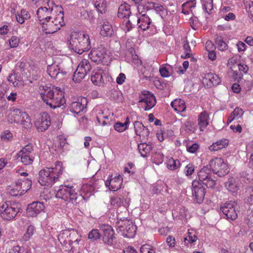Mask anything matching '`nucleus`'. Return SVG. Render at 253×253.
I'll return each instance as SVG.
<instances>
[{"label":"nucleus","instance_id":"nucleus-1","mask_svg":"<svg viewBox=\"0 0 253 253\" xmlns=\"http://www.w3.org/2000/svg\"><path fill=\"white\" fill-rule=\"evenodd\" d=\"M42 30L46 34H53L65 25L64 13L60 6L40 7L37 11Z\"/></svg>","mask_w":253,"mask_h":253},{"label":"nucleus","instance_id":"nucleus-2","mask_svg":"<svg viewBox=\"0 0 253 253\" xmlns=\"http://www.w3.org/2000/svg\"><path fill=\"white\" fill-rule=\"evenodd\" d=\"M39 92L42 100L51 108L59 107L65 103L63 92L58 87L40 86Z\"/></svg>","mask_w":253,"mask_h":253},{"label":"nucleus","instance_id":"nucleus-3","mask_svg":"<svg viewBox=\"0 0 253 253\" xmlns=\"http://www.w3.org/2000/svg\"><path fill=\"white\" fill-rule=\"evenodd\" d=\"M64 170L62 163L57 161L54 167L46 168L39 171L38 181L41 185L52 186L59 180Z\"/></svg>","mask_w":253,"mask_h":253},{"label":"nucleus","instance_id":"nucleus-4","mask_svg":"<svg viewBox=\"0 0 253 253\" xmlns=\"http://www.w3.org/2000/svg\"><path fill=\"white\" fill-rule=\"evenodd\" d=\"M68 42L69 48L80 54L88 51L91 48L89 36L84 32H72Z\"/></svg>","mask_w":253,"mask_h":253},{"label":"nucleus","instance_id":"nucleus-5","mask_svg":"<svg viewBox=\"0 0 253 253\" xmlns=\"http://www.w3.org/2000/svg\"><path fill=\"white\" fill-rule=\"evenodd\" d=\"M79 189L73 186L61 185L57 191L56 197L66 202V204L76 205L82 202L84 196L79 194Z\"/></svg>","mask_w":253,"mask_h":253},{"label":"nucleus","instance_id":"nucleus-6","mask_svg":"<svg viewBox=\"0 0 253 253\" xmlns=\"http://www.w3.org/2000/svg\"><path fill=\"white\" fill-rule=\"evenodd\" d=\"M58 240L61 245L65 246L68 250H66L69 253L74 252V248L72 246L73 243L79 245L81 241V237L77 231L68 229L62 231L58 236Z\"/></svg>","mask_w":253,"mask_h":253},{"label":"nucleus","instance_id":"nucleus-7","mask_svg":"<svg viewBox=\"0 0 253 253\" xmlns=\"http://www.w3.org/2000/svg\"><path fill=\"white\" fill-rule=\"evenodd\" d=\"M11 123L14 122L25 128L30 127L32 125L31 119L25 112L19 109H14L10 114Z\"/></svg>","mask_w":253,"mask_h":253},{"label":"nucleus","instance_id":"nucleus-8","mask_svg":"<svg viewBox=\"0 0 253 253\" xmlns=\"http://www.w3.org/2000/svg\"><path fill=\"white\" fill-rule=\"evenodd\" d=\"M136 231V226L128 219L120 220L118 222L117 232L125 237L133 238Z\"/></svg>","mask_w":253,"mask_h":253},{"label":"nucleus","instance_id":"nucleus-9","mask_svg":"<svg viewBox=\"0 0 253 253\" xmlns=\"http://www.w3.org/2000/svg\"><path fill=\"white\" fill-rule=\"evenodd\" d=\"M32 181L27 178L24 180L17 181L15 184L10 186L8 192L12 196H21L27 192L31 187Z\"/></svg>","mask_w":253,"mask_h":253},{"label":"nucleus","instance_id":"nucleus-10","mask_svg":"<svg viewBox=\"0 0 253 253\" xmlns=\"http://www.w3.org/2000/svg\"><path fill=\"white\" fill-rule=\"evenodd\" d=\"M19 212V209L10 202H5L0 206V216L4 220L14 219Z\"/></svg>","mask_w":253,"mask_h":253},{"label":"nucleus","instance_id":"nucleus-11","mask_svg":"<svg viewBox=\"0 0 253 253\" xmlns=\"http://www.w3.org/2000/svg\"><path fill=\"white\" fill-rule=\"evenodd\" d=\"M209 165L212 172L219 176H223L229 171L228 165L221 158H215L211 160Z\"/></svg>","mask_w":253,"mask_h":253},{"label":"nucleus","instance_id":"nucleus-12","mask_svg":"<svg viewBox=\"0 0 253 253\" xmlns=\"http://www.w3.org/2000/svg\"><path fill=\"white\" fill-rule=\"evenodd\" d=\"M17 155L19 158H20V161L23 164L31 165L35 157L33 144L30 143L25 146Z\"/></svg>","mask_w":253,"mask_h":253},{"label":"nucleus","instance_id":"nucleus-13","mask_svg":"<svg viewBox=\"0 0 253 253\" xmlns=\"http://www.w3.org/2000/svg\"><path fill=\"white\" fill-rule=\"evenodd\" d=\"M91 66L88 60L84 59L79 63L73 78L75 82H80L91 70Z\"/></svg>","mask_w":253,"mask_h":253},{"label":"nucleus","instance_id":"nucleus-14","mask_svg":"<svg viewBox=\"0 0 253 253\" xmlns=\"http://www.w3.org/2000/svg\"><path fill=\"white\" fill-rule=\"evenodd\" d=\"M238 205L235 201H230L222 205L220 210L228 220H233L237 218V210Z\"/></svg>","mask_w":253,"mask_h":253},{"label":"nucleus","instance_id":"nucleus-15","mask_svg":"<svg viewBox=\"0 0 253 253\" xmlns=\"http://www.w3.org/2000/svg\"><path fill=\"white\" fill-rule=\"evenodd\" d=\"M101 232V237L104 243L111 246L115 241V232L112 227L108 224H102L99 226Z\"/></svg>","mask_w":253,"mask_h":253},{"label":"nucleus","instance_id":"nucleus-16","mask_svg":"<svg viewBox=\"0 0 253 253\" xmlns=\"http://www.w3.org/2000/svg\"><path fill=\"white\" fill-rule=\"evenodd\" d=\"M211 170L208 167H203L198 172L199 180L208 188H212L215 185V181L211 177Z\"/></svg>","mask_w":253,"mask_h":253},{"label":"nucleus","instance_id":"nucleus-17","mask_svg":"<svg viewBox=\"0 0 253 253\" xmlns=\"http://www.w3.org/2000/svg\"><path fill=\"white\" fill-rule=\"evenodd\" d=\"M47 72L51 78H56L60 74L66 75L68 71L64 67L63 63H53L51 65H47Z\"/></svg>","mask_w":253,"mask_h":253},{"label":"nucleus","instance_id":"nucleus-18","mask_svg":"<svg viewBox=\"0 0 253 253\" xmlns=\"http://www.w3.org/2000/svg\"><path fill=\"white\" fill-rule=\"evenodd\" d=\"M138 102L144 103V110L148 111L156 105V100L153 94L149 91H145L140 95Z\"/></svg>","mask_w":253,"mask_h":253},{"label":"nucleus","instance_id":"nucleus-19","mask_svg":"<svg viewBox=\"0 0 253 253\" xmlns=\"http://www.w3.org/2000/svg\"><path fill=\"white\" fill-rule=\"evenodd\" d=\"M122 183L123 178L121 175H116L113 176V175L112 174L109 175L105 182V184L110 190L116 191L121 189Z\"/></svg>","mask_w":253,"mask_h":253},{"label":"nucleus","instance_id":"nucleus-20","mask_svg":"<svg viewBox=\"0 0 253 253\" xmlns=\"http://www.w3.org/2000/svg\"><path fill=\"white\" fill-rule=\"evenodd\" d=\"M90 59L94 62L99 63L106 56V49L102 45L97 48H93L88 54Z\"/></svg>","mask_w":253,"mask_h":253},{"label":"nucleus","instance_id":"nucleus-21","mask_svg":"<svg viewBox=\"0 0 253 253\" xmlns=\"http://www.w3.org/2000/svg\"><path fill=\"white\" fill-rule=\"evenodd\" d=\"M50 125V119L47 113H43L39 116L35 123V126L38 131L46 130Z\"/></svg>","mask_w":253,"mask_h":253},{"label":"nucleus","instance_id":"nucleus-22","mask_svg":"<svg viewBox=\"0 0 253 253\" xmlns=\"http://www.w3.org/2000/svg\"><path fill=\"white\" fill-rule=\"evenodd\" d=\"M87 100L85 98L78 99L77 101L73 102L70 106V111L75 117L83 112L85 109Z\"/></svg>","mask_w":253,"mask_h":253},{"label":"nucleus","instance_id":"nucleus-23","mask_svg":"<svg viewBox=\"0 0 253 253\" xmlns=\"http://www.w3.org/2000/svg\"><path fill=\"white\" fill-rule=\"evenodd\" d=\"M45 208V206L43 202H33L28 205L26 213L29 216L35 217L41 212L43 211Z\"/></svg>","mask_w":253,"mask_h":253},{"label":"nucleus","instance_id":"nucleus-24","mask_svg":"<svg viewBox=\"0 0 253 253\" xmlns=\"http://www.w3.org/2000/svg\"><path fill=\"white\" fill-rule=\"evenodd\" d=\"M192 187L193 196H195L198 203H201L205 195V188L198 181H193Z\"/></svg>","mask_w":253,"mask_h":253},{"label":"nucleus","instance_id":"nucleus-25","mask_svg":"<svg viewBox=\"0 0 253 253\" xmlns=\"http://www.w3.org/2000/svg\"><path fill=\"white\" fill-rule=\"evenodd\" d=\"M220 82V78L217 75L211 72L205 74L203 78V84L209 86L217 85Z\"/></svg>","mask_w":253,"mask_h":253},{"label":"nucleus","instance_id":"nucleus-26","mask_svg":"<svg viewBox=\"0 0 253 253\" xmlns=\"http://www.w3.org/2000/svg\"><path fill=\"white\" fill-rule=\"evenodd\" d=\"M133 126L135 133L137 135L144 138L149 137L150 135L149 129L141 122L135 121L133 123Z\"/></svg>","mask_w":253,"mask_h":253},{"label":"nucleus","instance_id":"nucleus-27","mask_svg":"<svg viewBox=\"0 0 253 253\" xmlns=\"http://www.w3.org/2000/svg\"><path fill=\"white\" fill-rule=\"evenodd\" d=\"M104 74L103 70L99 67H97L93 71L91 76V81L92 83L98 86H102L104 84L103 75Z\"/></svg>","mask_w":253,"mask_h":253},{"label":"nucleus","instance_id":"nucleus-28","mask_svg":"<svg viewBox=\"0 0 253 253\" xmlns=\"http://www.w3.org/2000/svg\"><path fill=\"white\" fill-rule=\"evenodd\" d=\"M138 27L143 31L148 29L153 25L150 17L147 14H143L137 17V20Z\"/></svg>","mask_w":253,"mask_h":253},{"label":"nucleus","instance_id":"nucleus-29","mask_svg":"<svg viewBox=\"0 0 253 253\" xmlns=\"http://www.w3.org/2000/svg\"><path fill=\"white\" fill-rule=\"evenodd\" d=\"M209 116L206 111H203L198 116V125L201 131H203L209 124Z\"/></svg>","mask_w":253,"mask_h":253},{"label":"nucleus","instance_id":"nucleus-30","mask_svg":"<svg viewBox=\"0 0 253 253\" xmlns=\"http://www.w3.org/2000/svg\"><path fill=\"white\" fill-rule=\"evenodd\" d=\"M228 143L229 141L228 139L223 138L216 142L213 143L209 148L211 151H216L225 148L228 145Z\"/></svg>","mask_w":253,"mask_h":253},{"label":"nucleus","instance_id":"nucleus-31","mask_svg":"<svg viewBox=\"0 0 253 253\" xmlns=\"http://www.w3.org/2000/svg\"><path fill=\"white\" fill-rule=\"evenodd\" d=\"M31 17L29 12L26 9H22L20 11H17L15 13V18L17 22L20 24H23L25 20Z\"/></svg>","mask_w":253,"mask_h":253},{"label":"nucleus","instance_id":"nucleus-32","mask_svg":"<svg viewBox=\"0 0 253 253\" xmlns=\"http://www.w3.org/2000/svg\"><path fill=\"white\" fill-rule=\"evenodd\" d=\"M196 0H190L184 2L182 5V13L185 14H189L190 13L193 14V10L196 6Z\"/></svg>","mask_w":253,"mask_h":253},{"label":"nucleus","instance_id":"nucleus-33","mask_svg":"<svg viewBox=\"0 0 253 253\" xmlns=\"http://www.w3.org/2000/svg\"><path fill=\"white\" fill-rule=\"evenodd\" d=\"M171 106L177 112H184L186 109L184 101L181 99H176L171 102Z\"/></svg>","mask_w":253,"mask_h":253},{"label":"nucleus","instance_id":"nucleus-34","mask_svg":"<svg viewBox=\"0 0 253 253\" xmlns=\"http://www.w3.org/2000/svg\"><path fill=\"white\" fill-rule=\"evenodd\" d=\"M113 30L111 24L108 21H104L101 27L100 34L104 37L111 36Z\"/></svg>","mask_w":253,"mask_h":253},{"label":"nucleus","instance_id":"nucleus-35","mask_svg":"<svg viewBox=\"0 0 253 253\" xmlns=\"http://www.w3.org/2000/svg\"><path fill=\"white\" fill-rule=\"evenodd\" d=\"M225 186L228 191L232 193L236 192L239 189L238 183L234 177L228 178L225 183Z\"/></svg>","mask_w":253,"mask_h":253},{"label":"nucleus","instance_id":"nucleus-36","mask_svg":"<svg viewBox=\"0 0 253 253\" xmlns=\"http://www.w3.org/2000/svg\"><path fill=\"white\" fill-rule=\"evenodd\" d=\"M154 2L152 1H148L146 3H145V2H142L137 6L139 14L140 16L143 14H146V12L147 11L153 9V7H154Z\"/></svg>","mask_w":253,"mask_h":253},{"label":"nucleus","instance_id":"nucleus-37","mask_svg":"<svg viewBox=\"0 0 253 253\" xmlns=\"http://www.w3.org/2000/svg\"><path fill=\"white\" fill-rule=\"evenodd\" d=\"M152 149V146L150 144L142 143L138 145V149L141 156L143 157H146Z\"/></svg>","mask_w":253,"mask_h":253},{"label":"nucleus","instance_id":"nucleus-38","mask_svg":"<svg viewBox=\"0 0 253 253\" xmlns=\"http://www.w3.org/2000/svg\"><path fill=\"white\" fill-rule=\"evenodd\" d=\"M197 239L196 233L194 230H188L184 239V244L188 247L191 244L196 242Z\"/></svg>","mask_w":253,"mask_h":253},{"label":"nucleus","instance_id":"nucleus-39","mask_svg":"<svg viewBox=\"0 0 253 253\" xmlns=\"http://www.w3.org/2000/svg\"><path fill=\"white\" fill-rule=\"evenodd\" d=\"M167 167L171 170H176L180 167V163L178 160H174L172 157L167 158Z\"/></svg>","mask_w":253,"mask_h":253},{"label":"nucleus","instance_id":"nucleus-40","mask_svg":"<svg viewBox=\"0 0 253 253\" xmlns=\"http://www.w3.org/2000/svg\"><path fill=\"white\" fill-rule=\"evenodd\" d=\"M93 187L90 184H84L81 191H79V194H82L84 196V200L89 197L93 193Z\"/></svg>","mask_w":253,"mask_h":253},{"label":"nucleus","instance_id":"nucleus-41","mask_svg":"<svg viewBox=\"0 0 253 253\" xmlns=\"http://www.w3.org/2000/svg\"><path fill=\"white\" fill-rule=\"evenodd\" d=\"M130 124L129 118L127 117L126 119L125 123H121L117 122L115 123L114 125V128L119 132H122L126 130L128 128V126Z\"/></svg>","mask_w":253,"mask_h":253},{"label":"nucleus","instance_id":"nucleus-42","mask_svg":"<svg viewBox=\"0 0 253 253\" xmlns=\"http://www.w3.org/2000/svg\"><path fill=\"white\" fill-rule=\"evenodd\" d=\"M130 13L129 5H121L118 9V16L120 18H128Z\"/></svg>","mask_w":253,"mask_h":253},{"label":"nucleus","instance_id":"nucleus-43","mask_svg":"<svg viewBox=\"0 0 253 253\" xmlns=\"http://www.w3.org/2000/svg\"><path fill=\"white\" fill-rule=\"evenodd\" d=\"M244 114L243 110L239 107H236L228 117L227 123H230L234 120L241 118Z\"/></svg>","mask_w":253,"mask_h":253},{"label":"nucleus","instance_id":"nucleus-44","mask_svg":"<svg viewBox=\"0 0 253 253\" xmlns=\"http://www.w3.org/2000/svg\"><path fill=\"white\" fill-rule=\"evenodd\" d=\"M8 81L13 84L15 87H18L23 84V82L16 74H11L9 75Z\"/></svg>","mask_w":253,"mask_h":253},{"label":"nucleus","instance_id":"nucleus-45","mask_svg":"<svg viewBox=\"0 0 253 253\" xmlns=\"http://www.w3.org/2000/svg\"><path fill=\"white\" fill-rule=\"evenodd\" d=\"M182 129L188 133H194L197 129L196 125L191 121H186L182 126Z\"/></svg>","mask_w":253,"mask_h":253},{"label":"nucleus","instance_id":"nucleus-46","mask_svg":"<svg viewBox=\"0 0 253 253\" xmlns=\"http://www.w3.org/2000/svg\"><path fill=\"white\" fill-rule=\"evenodd\" d=\"M215 43L218 49L220 51H225L228 49V46L225 42L224 41L221 36H217L215 40Z\"/></svg>","mask_w":253,"mask_h":253},{"label":"nucleus","instance_id":"nucleus-47","mask_svg":"<svg viewBox=\"0 0 253 253\" xmlns=\"http://www.w3.org/2000/svg\"><path fill=\"white\" fill-rule=\"evenodd\" d=\"M35 227L32 225L28 226L25 233L22 237V240L24 241H28L32 237L35 232Z\"/></svg>","mask_w":253,"mask_h":253},{"label":"nucleus","instance_id":"nucleus-48","mask_svg":"<svg viewBox=\"0 0 253 253\" xmlns=\"http://www.w3.org/2000/svg\"><path fill=\"white\" fill-rule=\"evenodd\" d=\"M101 238V233L98 229H92L88 233V239L92 242H94Z\"/></svg>","mask_w":253,"mask_h":253},{"label":"nucleus","instance_id":"nucleus-49","mask_svg":"<svg viewBox=\"0 0 253 253\" xmlns=\"http://www.w3.org/2000/svg\"><path fill=\"white\" fill-rule=\"evenodd\" d=\"M93 2L95 7L99 12L101 13L105 12L106 6L105 0H94Z\"/></svg>","mask_w":253,"mask_h":253},{"label":"nucleus","instance_id":"nucleus-50","mask_svg":"<svg viewBox=\"0 0 253 253\" xmlns=\"http://www.w3.org/2000/svg\"><path fill=\"white\" fill-rule=\"evenodd\" d=\"M164 155L161 152H157L152 157V162L157 165L161 164L164 161Z\"/></svg>","mask_w":253,"mask_h":253},{"label":"nucleus","instance_id":"nucleus-51","mask_svg":"<svg viewBox=\"0 0 253 253\" xmlns=\"http://www.w3.org/2000/svg\"><path fill=\"white\" fill-rule=\"evenodd\" d=\"M202 3L203 7L205 11L210 14L211 11L213 9V1L212 0H201Z\"/></svg>","mask_w":253,"mask_h":253},{"label":"nucleus","instance_id":"nucleus-52","mask_svg":"<svg viewBox=\"0 0 253 253\" xmlns=\"http://www.w3.org/2000/svg\"><path fill=\"white\" fill-rule=\"evenodd\" d=\"M111 204L115 207H120L124 205V200L121 196H116L110 199Z\"/></svg>","mask_w":253,"mask_h":253},{"label":"nucleus","instance_id":"nucleus-53","mask_svg":"<svg viewBox=\"0 0 253 253\" xmlns=\"http://www.w3.org/2000/svg\"><path fill=\"white\" fill-rule=\"evenodd\" d=\"M186 147L187 151L191 153H195L199 148L198 143H192V142H186Z\"/></svg>","mask_w":253,"mask_h":253},{"label":"nucleus","instance_id":"nucleus-54","mask_svg":"<svg viewBox=\"0 0 253 253\" xmlns=\"http://www.w3.org/2000/svg\"><path fill=\"white\" fill-rule=\"evenodd\" d=\"M171 67L169 65L166 66H163L159 69L160 73L163 77L167 78L169 77L171 73L170 72Z\"/></svg>","mask_w":253,"mask_h":253},{"label":"nucleus","instance_id":"nucleus-55","mask_svg":"<svg viewBox=\"0 0 253 253\" xmlns=\"http://www.w3.org/2000/svg\"><path fill=\"white\" fill-rule=\"evenodd\" d=\"M133 28V24L129 20L125 19L122 24V29L126 32H129Z\"/></svg>","mask_w":253,"mask_h":253},{"label":"nucleus","instance_id":"nucleus-56","mask_svg":"<svg viewBox=\"0 0 253 253\" xmlns=\"http://www.w3.org/2000/svg\"><path fill=\"white\" fill-rule=\"evenodd\" d=\"M154 6L153 8L155 9L156 12L159 14L161 17L165 15L167 13V10L161 4L154 3Z\"/></svg>","mask_w":253,"mask_h":253},{"label":"nucleus","instance_id":"nucleus-57","mask_svg":"<svg viewBox=\"0 0 253 253\" xmlns=\"http://www.w3.org/2000/svg\"><path fill=\"white\" fill-rule=\"evenodd\" d=\"M141 253H155L154 248L149 245H144L140 249Z\"/></svg>","mask_w":253,"mask_h":253},{"label":"nucleus","instance_id":"nucleus-58","mask_svg":"<svg viewBox=\"0 0 253 253\" xmlns=\"http://www.w3.org/2000/svg\"><path fill=\"white\" fill-rule=\"evenodd\" d=\"M13 135L9 130H6L1 134V139L3 141H8L12 140Z\"/></svg>","mask_w":253,"mask_h":253},{"label":"nucleus","instance_id":"nucleus-59","mask_svg":"<svg viewBox=\"0 0 253 253\" xmlns=\"http://www.w3.org/2000/svg\"><path fill=\"white\" fill-rule=\"evenodd\" d=\"M20 40L16 36H13L9 40V45L11 48L16 47L19 43Z\"/></svg>","mask_w":253,"mask_h":253},{"label":"nucleus","instance_id":"nucleus-60","mask_svg":"<svg viewBox=\"0 0 253 253\" xmlns=\"http://www.w3.org/2000/svg\"><path fill=\"white\" fill-rule=\"evenodd\" d=\"M40 72L39 69L36 67L31 68V69L29 71V73L30 75L32 76V79L35 80L37 79V78L39 76Z\"/></svg>","mask_w":253,"mask_h":253},{"label":"nucleus","instance_id":"nucleus-61","mask_svg":"<svg viewBox=\"0 0 253 253\" xmlns=\"http://www.w3.org/2000/svg\"><path fill=\"white\" fill-rule=\"evenodd\" d=\"M194 166L190 163L185 167V173L187 176L190 175L194 172Z\"/></svg>","mask_w":253,"mask_h":253},{"label":"nucleus","instance_id":"nucleus-62","mask_svg":"<svg viewBox=\"0 0 253 253\" xmlns=\"http://www.w3.org/2000/svg\"><path fill=\"white\" fill-rule=\"evenodd\" d=\"M68 145L66 138L63 136H60L59 138V146L60 148L66 150L68 148Z\"/></svg>","mask_w":253,"mask_h":253},{"label":"nucleus","instance_id":"nucleus-63","mask_svg":"<svg viewBox=\"0 0 253 253\" xmlns=\"http://www.w3.org/2000/svg\"><path fill=\"white\" fill-rule=\"evenodd\" d=\"M247 12L248 13L249 17L253 22V2L248 4L246 6Z\"/></svg>","mask_w":253,"mask_h":253},{"label":"nucleus","instance_id":"nucleus-64","mask_svg":"<svg viewBox=\"0 0 253 253\" xmlns=\"http://www.w3.org/2000/svg\"><path fill=\"white\" fill-rule=\"evenodd\" d=\"M8 253H26L19 246H14L9 250Z\"/></svg>","mask_w":253,"mask_h":253}]
</instances>
